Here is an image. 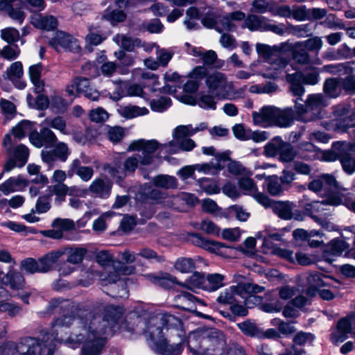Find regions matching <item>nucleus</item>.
<instances>
[{
    "label": "nucleus",
    "mask_w": 355,
    "mask_h": 355,
    "mask_svg": "<svg viewBox=\"0 0 355 355\" xmlns=\"http://www.w3.org/2000/svg\"><path fill=\"white\" fill-rule=\"evenodd\" d=\"M89 321L88 344L83 345L80 355H99L105 339L114 334L125 312L123 306L96 302L85 305Z\"/></svg>",
    "instance_id": "nucleus-1"
},
{
    "label": "nucleus",
    "mask_w": 355,
    "mask_h": 355,
    "mask_svg": "<svg viewBox=\"0 0 355 355\" xmlns=\"http://www.w3.org/2000/svg\"><path fill=\"white\" fill-rule=\"evenodd\" d=\"M144 326L143 334L145 335L149 347L157 353L163 355H179L182 350V344L168 345L164 338L162 326L166 329H173L181 325V320L171 314H163L161 318L153 317L148 321L139 319L137 326Z\"/></svg>",
    "instance_id": "nucleus-2"
},
{
    "label": "nucleus",
    "mask_w": 355,
    "mask_h": 355,
    "mask_svg": "<svg viewBox=\"0 0 355 355\" xmlns=\"http://www.w3.org/2000/svg\"><path fill=\"white\" fill-rule=\"evenodd\" d=\"M85 306L78 305L74 307V306H71V313H76L78 315V318H75L73 315H64L60 318H56L51 327V337L50 341H52L54 343L55 340H62L58 338V334L60 331H62L63 328H68L73 323V322H76L78 328H80V332H73L69 337V340L73 343H84V345L88 344V335L90 334V332L88 330V318L87 313L85 311Z\"/></svg>",
    "instance_id": "nucleus-3"
},
{
    "label": "nucleus",
    "mask_w": 355,
    "mask_h": 355,
    "mask_svg": "<svg viewBox=\"0 0 355 355\" xmlns=\"http://www.w3.org/2000/svg\"><path fill=\"white\" fill-rule=\"evenodd\" d=\"M159 148V143L155 139L135 140L130 143L128 151H137V153L128 157L122 163L127 175H132L136 170L152 164L156 157L155 153Z\"/></svg>",
    "instance_id": "nucleus-4"
},
{
    "label": "nucleus",
    "mask_w": 355,
    "mask_h": 355,
    "mask_svg": "<svg viewBox=\"0 0 355 355\" xmlns=\"http://www.w3.org/2000/svg\"><path fill=\"white\" fill-rule=\"evenodd\" d=\"M223 336L216 330L193 331L188 337V348L196 355H214L215 348L223 345Z\"/></svg>",
    "instance_id": "nucleus-5"
},
{
    "label": "nucleus",
    "mask_w": 355,
    "mask_h": 355,
    "mask_svg": "<svg viewBox=\"0 0 355 355\" xmlns=\"http://www.w3.org/2000/svg\"><path fill=\"white\" fill-rule=\"evenodd\" d=\"M327 104V98L322 94H310L303 103L295 100L296 119L303 122L313 121L320 116Z\"/></svg>",
    "instance_id": "nucleus-6"
},
{
    "label": "nucleus",
    "mask_w": 355,
    "mask_h": 355,
    "mask_svg": "<svg viewBox=\"0 0 355 355\" xmlns=\"http://www.w3.org/2000/svg\"><path fill=\"white\" fill-rule=\"evenodd\" d=\"M49 340H50L49 335L46 340L42 342L34 337L21 338L15 343L12 349V355H53L55 343Z\"/></svg>",
    "instance_id": "nucleus-7"
},
{
    "label": "nucleus",
    "mask_w": 355,
    "mask_h": 355,
    "mask_svg": "<svg viewBox=\"0 0 355 355\" xmlns=\"http://www.w3.org/2000/svg\"><path fill=\"white\" fill-rule=\"evenodd\" d=\"M205 85L209 93L215 96L218 100L231 98L232 83L229 82L227 76L220 71L206 73Z\"/></svg>",
    "instance_id": "nucleus-8"
},
{
    "label": "nucleus",
    "mask_w": 355,
    "mask_h": 355,
    "mask_svg": "<svg viewBox=\"0 0 355 355\" xmlns=\"http://www.w3.org/2000/svg\"><path fill=\"white\" fill-rule=\"evenodd\" d=\"M101 286L103 291L112 297L128 298L129 291L126 283L121 279L119 271H109L101 275Z\"/></svg>",
    "instance_id": "nucleus-9"
},
{
    "label": "nucleus",
    "mask_w": 355,
    "mask_h": 355,
    "mask_svg": "<svg viewBox=\"0 0 355 355\" xmlns=\"http://www.w3.org/2000/svg\"><path fill=\"white\" fill-rule=\"evenodd\" d=\"M264 155L267 157L279 155V161L288 163L295 159L296 152L290 143L283 141L280 137H276L264 146Z\"/></svg>",
    "instance_id": "nucleus-10"
},
{
    "label": "nucleus",
    "mask_w": 355,
    "mask_h": 355,
    "mask_svg": "<svg viewBox=\"0 0 355 355\" xmlns=\"http://www.w3.org/2000/svg\"><path fill=\"white\" fill-rule=\"evenodd\" d=\"M261 291L259 285L253 283H239L235 286H231L220 293L216 301L222 305L230 306L237 299V297L245 296L250 291L257 292Z\"/></svg>",
    "instance_id": "nucleus-11"
},
{
    "label": "nucleus",
    "mask_w": 355,
    "mask_h": 355,
    "mask_svg": "<svg viewBox=\"0 0 355 355\" xmlns=\"http://www.w3.org/2000/svg\"><path fill=\"white\" fill-rule=\"evenodd\" d=\"M351 335L355 338V313L340 319L335 331L331 334L334 343H342Z\"/></svg>",
    "instance_id": "nucleus-12"
},
{
    "label": "nucleus",
    "mask_w": 355,
    "mask_h": 355,
    "mask_svg": "<svg viewBox=\"0 0 355 355\" xmlns=\"http://www.w3.org/2000/svg\"><path fill=\"white\" fill-rule=\"evenodd\" d=\"M331 194L329 195L326 199L322 201H313L311 203H308L304 207V212L312 218L316 223L320 224L323 228L331 230L332 229V225L327 221L326 220L322 219L318 217L316 214H321L324 211L327 210L326 207L327 205H331L328 201Z\"/></svg>",
    "instance_id": "nucleus-13"
},
{
    "label": "nucleus",
    "mask_w": 355,
    "mask_h": 355,
    "mask_svg": "<svg viewBox=\"0 0 355 355\" xmlns=\"http://www.w3.org/2000/svg\"><path fill=\"white\" fill-rule=\"evenodd\" d=\"M31 143L37 148H50L53 146L58 139L55 133L46 125L40 129L39 132H33L29 135Z\"/></svg>",
    "instance_id": "nucleus-14"
},
{
    "label": "nucleus",
    "mask_w": 355,
    "mask_h": 355,
    "mask_svg": "<svg viewBox=\"0 0 355 355\" xmlns=\"http://www.w3.org/2000/svg\"><path fill=\"white\" fill-rule=\"evenodd\" d=\"M290 42H281L278 44L270 46L266 44L257 43L255 46L256 51L260 57L265 60H270L273 56L287 52L289 49Z\"/></svg>",
    "instance_id": "nucleus-15"
},
{
    "label": "nucleus",
    "mask_w": 355,
    "mask_h": 355,
    "mask_svg": "<svg viewBox=\"0 0 355 355\" xmlns=\"http://www.w3.org/2000/svg\"><path fill=\"white\" fill-rule=\"evenodd\" d=\"M277 107L264 106L259 112L252 113V120L255 125L267 128L274 125Z\"/></svg>",
    "instance_id": "nucleus-16"
},
{
    "label": "nucleus",
    "mask_w": 355,
    "mask_h": 355,
    "mask_svg": "<svg viewBox=\"0 0 355 355\" xmlns=\"http://www.w3.org/2000/svg\"><path fill=\"white\" fill-rule=\"evenodd\" d=\"M338 182L332 175L324 174L309 182L308 189L315 193L326 192L336 189Z\"/></svg>",
    "instance_id": "nucleus-17"
},
{
    "label": "nucleus",
    "mask_w": 355,
    "mask_h": 355,
    "mask_svg": "<svg viewBox=\"0 0 355 355\" xmlns=\"http://www.w3.org/2000/svg\"><path fill=\"white\" fill-rule=\"evenodd\" d=\"M206 73L207 69L204 67H196L188 75L189 80L183 85L184 92L190 94L196 92Z\"/></svg>",
    "instance_id": "nucleus-18"
},
{
    "label": "nucleus",
    "mask_w": 355,
    "mask_h": 355,
    "mask_svg": "<svg viewBox=\"0 0 355 355\" xmlns=\"http://www.w3.org/2000/svg\"><path fill=\"white\" fill-rule=\"evenodd\" d=\"M81 164L82 162L79 158L74 159L69 166L68 176L72 178L76 175L83 182H89L94 175V168L91 166H82Z\"/></svg>",
    "instance_id": "nucleus-19"
},
{
    "label": "nucleus",
    "mask_w": 355,
    "mask_h": 355,
    "mask_svg": "<svg viewBox=\"0 0 355 355\" xmlns=\"http://www.w3.org/2000/svg\"><path fill=\"white\" fill-rule=\"evenodd\" d=\"M175 306L182 310L194 312L196 304H203V302L188 292H182L174 297Z\"/></svg>",
    "instance_id": "nucleus-20"
},
{
    "label": "nucleus",
    "mask_w": 355,
    "mask_h": 355,
    "mask_svg": "<svg viewBox=\"0 0 355 355\" xmlns=\"http://www.w3.org/2000/svg\"><path fill=\"white\" fill-rule=\"evenodd\" d=\"M196 146L195 141L190 138L182 139L179 141H171L166 144H159L158 150H165L171 154L176 153L180 150L191 151Z\"/></svg>",
    "instance_id": "nucleus-21"
},
{
    "label": "nucleus",
    "mask_w": 355,
    "mask_h": 355,
    "mask_svg": "<svg viewBox=\"0 0 355 355\" xmlns=\"http://www.w3.org/2000/svg\"><path fill=\"white\" fill-rule=\"evenodd\" d=\"M2 284L9 286L12 291H19L24 288L26 281L21 272L10 267L7 273L3 276Z\"/></svg>",
    "instance_id": "nucleus-22"
},
{
    "label": "nucleus",
    "mask_w": 355,
    "mask_h": 355,
    "mask_svg": "<svg viewBox=\"0 0 355 355\" xmlns=\"http://www.w3.org/2000/svg\"><path fill=\"white\" fill-rule=\"evenodd\" d=\"M216 98L215 96L211 93L200 92L198 94L196 100L191 96H185L184 102L190 105L198 104L200 107L205 110H215L217 103Z\"/></svg>",
    "instance_id": "nucleus-23"
},
{
    "label": "nucleus",
    "mask_w": 355,
    "mask_h": 355,
    "mask_svg": "<svg viewBox=\"0 0 355 355\" xmlns=\"http://www.w3.org/2000/svg\"><path fill=\"white\" fill-rule=\"evenodd\" d=\"M287 67V62L285 58H281L272 63L266 70L261 73L264 78L278 80L283 79Z\"/></svg>",
    "instance_id": "nucleus-24"
},
{
    "label": "nucleus",
    "mask_w": 355,
    "mask_h": 355,
    "mask_svg": "<svg viewBox=\"0 0 355 355\" xmlns=\"http://www.w3.org/2000/svg\"><path fill=\"white\" fill-rule=\"evenodd\" d=\"M102 169L115 181L116 183L121 184L128 176L123 169V164L120 160L116 159L111 163L104 164Z\"/></svg>",
    "instance_id": "nucleus-25"
},
{
    "label": "nucleus",
    "mask_w": 355,
    "mask_h": 355,
    "mask_svg": "<svg viewBox=\"0 0 355 355\" xmlns=\"http://www.w3.org/2000/svg\"><path fill=\"white\" fill-rule=\"evenodd\" d=\"M328 201L331 204V206L344 205L347 208L355 213V200L352 198V195L347 192V190L345 189L331 193Z\"/></svg>",
    "instance_id": "nucleus-26"
},
{
    "label": "nucleus",
    "mask_w": 355,
    "mask_h": 355,
    "mask_svg": "<svg viewBox=\"0 0 355 355\" xmlns=\"http://www.w3.org/2000/svg\"><path fill=\"white\" fill-rule=\"evenodd\" d=\"M188 240L193 245L211 252H216L217 250L224 247L222 243L207 239L197 233L189 234Z\"/></svg>",
    "instance_id": "nucleus-27"
},
{
    "label": "nucleus",
    "mask_w": 355,
    "mask_h": 355,
    "mask_svg": "<svg viewBox=\"0 0 355 355\" xmlns=\"http://www.w3.org/2000/svg\"><path fill=\"white\" fill-rule=\"evenodd\" d=\"M112 187V184L110 181L96 178L90 184L88 191L96 197L107 198L111 193Z\"/></svg>",
    "instance_id": "nucleus-28"
},
{
    "label": "nucleus",
    "mask_w": 355,
    "mask_h": 355,
    "mask_svg": "<svg viewBox=\"0 0 355 355\" xmlns=\"http://www.w3.org/2000/svg\"><path fill=\"white\" fill-rule=\"evenodd\" d=\"M28 185V181L21 175L8 178L2 184H0V191L4 195L23 190Z\"/></svg>",
    "instance_id": "nucleus-29"
},
{
    "label": "nucleus",
    "mask_w": 355,
    "mask_h": 355,
    "mask_svg": "<svg viewBox=\"0 0 355 355\" xmlns=\"http://www.w3.org/2000/svg\"><path fill=\"white\" fill-rule=\"evenodd\" d=\"M32 24L40 29L52 31L57 28L58 20L52 15L36 13L31 17Z\"/></svg>",
    "instance_id": "nucleus-30"
},
{
    "label": "nucleus",
    "mask_w": 355,
    "mask_h": 355,
    "mask_svg": "<svg viewBox=\"0 0 355 355\" xmlns=\"http://www.w3.org/2000/svg\"><path fill=\"white\" fill-rule=\"evenodd\" d=\"M290 51L295 62L301 65H306L311 63V57L308 51L303 47L298 42L295 44L290 43L289 49L287 52Z\"/></svg>",
    "instance_id": "nucleus-31"
},
{
    "label": "nucleus",
    "mask_w": 355,
    "mask_h": 355,
    "mask_svg": "<svg viewBox=\"0 0 355 355\" xmlns=\"http://www.w3.org/2000/svg\"><path fill=\"white\" fill-rule=\"evenodd\" d=\"M61 248L52 250L40 257L39 262L42 273H46L51 271L53 265L62 257Z\"/></svg>",
    "instance_id": "nucleus-32"
},
{
    "label": "nucleus",
    "mask_w": 355,
    "mask_h": 355,
    "mask_svg": "<svg viewBox=\"0 0 355 355\" xmlns=\"http://www.w3.org/2000/svg\"><path fill=\"white\" fill-rule=\"evenodd\" d=\"M61 248L52 250L40 257L39 262L42 273H46L51 271L53 265L62 257Z\"/></svg>",
    "instance_id": "nucleus-33"
},
{
    "label": "nucleus",
    "mask_w": 355,
    "mask_h": 355,
    "mask_svg": "<svg viewBox=\"0 0 355 355\" xmlns=\"http://www.w3.org/2000/svg\"><path fill=\"white\" fill-rule=\"evenodd\" d=\"M61 248L52 250L40 257L39 262L42 273H46L51 271L53 265L62 257Z\"/></svg>",
    "instance_id": "nucleus-34"
},
{
    "label": "nucleus",
    "mask_w": 355,
    "mask_h": 355,
    "mask_svg": "<svg viewBox=\"0 0 355 355\" xmlns=\"http://www.w3.org/2000/svg\"><path fill=\"white\" fill-rule=\"evenodd\" d=\"M145 277L150 282L165 289L171 288L175 284H178L177 278L168 273H164L160 276L150 273L146 275Z\"/></svg>",
    "instance_id": "nucleus-35"
},
{
    "label": "nucleus",
    "mask_w": 355,
    "mask_h": 355,
    "mask_svg": "<svg viewBox=\"0 0 355 355\" xmlns=\"http://www.w3.org/2000/svg\"><path fill=\"white\" fill-rule=\"evenodd\" d=\"M89 87V79L76 77L67 86L66 92L69 96H76L77 94H83Z\"/></svg>",
    "instance_id": "nucleus-36"
},
{
    "label": "nucleus",
    "mask_w": 355,
    "mask_h": 355,
    "mask_svg": "<svg viewBox=\"0 0 355 355\" xmlns=\"http://www.w3.org/2000/svg\"><path fill=\"white\" fill-rule=\"evenodd\" d=\"M295 205L289 201L275 202L272 205V210L280 218L290 220L293 217V210Z\"/></svg>",
    "instance_id": "nucleus-37"
},
{
    "label": "nucleus",
    "mask_w": 355,
    "mask_h": 355,
    "mask_svg": "<svg viewBox=\"0 0 355 355\" xmlns=\"http://www.w3.org/2000/svg\"><path fill=\"white\" fill-rule=\"evenodd\" d=\"M294 111L291 107L281 110L277 107L274 125L281 128L289 127L293 122Z\"/></svg>",
    "instance_id": "nucleus-38"
},
{
    "label": "nucleus",
    "mask_w": 355,
    "mask_h": 355,
    "mask_svg": "<svg viewBox=\"0 0 355 355\" xmlns=\"http://www.w3.org/2000/svg\"><path fill=\"white\" fill-rule=\"evenodd\" d=\"M324 94L329 98H337L343 92L341 78H329L326 79L323 85Z\"/></svg>",
    "instance_id": "nucleus-39"
},
{
    "label": "nucleus",
    "mask_w": 355,
    "mask_h": 355,
    "mask_svg": "<svg viewBox=\"0 0 355 355\" xmlns=\"http://www.w3.org/2000/svg\"><path fill=\"white\" fill-rule=\"evenodd\" d=\"M62 256L67 255V261L72 264L80 263L87 252L83 248H61Z\"/></svg>",
    "instance_id": "nucleus-40"
},
{
    "label": "nucleus",
    "mask_w": 355,
    "mask_h": 355,
    "mask_svg": "<svg viewBox=\"0 0 355 355\" xmlns=\"http://www.w3.org/2000/svg\"><path fill=\"white\" fill-rule=\"evenodd\" d=\"M43 69L42 63L31 65L29 67V76L35 86V92L40 94L44 90V83L41 80V73Z\"/></svg>",
    "instance_id": "nucleus-41"
},
{
    "label": "nucleus",
    "mask_w": 355,
    "mask_h": 355,
    "mask_svg": "<svg viewBox=\"0 0 355 355\" xmlns=\"http://www.w3.org/2000/svg\"><path fill=\"white\" fill-rule=\"evenodd\" d=\"M49 193L48 195H51V197L54 195V202L57 205H60L64 201H65L66 196L69 191V187L65 184H55L49 187Z\"/></svg>",
    "instance_id": "nucleus-42"
},
{
    "label": "nucleus",
    "mask_w": 355,
    "mask_h": 355,
    "mask_svg": "<svg viewBox=\"0 0 355 355\" xmlns=\"http://www.w3.org/2000/svg\"><path fill=\"white\" fill-rule=\"evenodd\" d=\"M148 110L145 107H139L132 105L121 107L119 110L121 116L126 119H133L137 116H144L148 114Z\"/></svg>",
    "instance_id": "nucleus-43"
},
{
    "label": "nucleus",
    "mask_w": 355,
    "mask_h": 355,
    "mask_svg": "<svg viewBox=\"0 0 355 355\" xmlns=\"http://www.w3.org/2000/svg\"><path fill=\"white\" fill-rule=\"evenodd\" d=\"M340 162L346 173L352 175L355 172V153L344 149L340 156Z\"/></svg>",
    "instance_id": "nucleus-44"
},
{
    "label": "nucleus",
    "mask_w": 355,
    "mask_h": 355,
    "mask_svg": "<svg viewBox=\"0 0 355 355\" xmlns=\"http://www.w3.org/2000/svg\"><path fill=\"white\" fill-rule=\"evenodd\" d=\"M266 19L265 17L250 15L245 19L244 26L251 31H263Z\"/></svg>",
    "instance_id": "nucleus-45"
},
{
    "label": "nucleus",
    "mask_w": 355,
    "mask_h": 355,
    "mask_svg": "<svg viewBox=\"0 0 355 355\" xmlns=\"http://www.w3.org/2000/svg\"><path fill=\"white\" fill-rule=\"evenodd\" d=\"M20 270L27 275L42 273L39 259L32 257L26 258L20 261Z\"/></svg>",
    "instance_id": "nucleus-46"
},
{
    "label": "nucleus",
    "mask_w": 355,
    "mask_h": 355,
    "mask_svg": "<svg viewBox=\"0 0 355 355\" xmlns=\"http://www.w3.org/2000/svg\"><path fill=\"white\" fill-rule=\"evenodd\" d=\"M42 125L51 127L56 130H58L63 135H69V132L67 128V122L65 119L60 116H55L53 118H46L42 122Z\"/></svg>",
    "instance_id": "nucleus-47"
},
{
    "label": "nucleus",
    "mask_w": 355,
    "mask_h": 355,
    "mask_svg": "<svg viewBox=\"0 0 355 355\" xmlns=\"http://www.w3.org/2000/svg\"><path fill=\"white\" fill-rule=\"evenodd\" d=\"M237 326L240 331L247 336L259 338L261 335V329L250 320L238 323Z\"/></svg>",
    "instance_id": "nucleus-48"
},
{
    "label": "nucleus",
    "mask_w": 355,
    "mask_h": 355,
    "mask_svg": "<svg viewBox=\"0 0 355 355\" xmlns=\"http://www.w3.org/2000/svg\"><path fill=\"white\" fill-rule=\"evenodd\" d=\"M148 198L154 200L156 203L163 204L166 207H172L171 203L178 200L177 197L168 196L166 193L158 189H152L148 193Z\"/></svg>",
    "instance_id": "nucleus-49"
},
{
    "label": "nucleus",
    "mask_w": 355,
    "mask_h": 355,
    "mask_svg": "<svg viewBox=\"0 0 355 355\" xmlns=\"http://www.w3.org/2000/svg\"><path fill=\"white\" fill-rule=\"evenodd\" d=\"M73 37L64 32H59L51 42L54 48L58 50L59 47L70 49L72 47Z\"/></svg>",
    "instance_id": "nucleus-50"
},
{
    "label": "nucleus",
    "mask_w": 355,
    "mask_h": 355,
    "mask_svg": "<svg viewBox=\"0 0 355 355\" xmlns=\"http://www.w3.org/2000/svg\"><path fill=\"white\" fill-rule=\"evenodd\" d=\"M153 184L157 187L165 189H174L177 187V180L173 176L168 175H159L153 179Z\"/></svg>",
    "instance_id": "nucleus-51"
},
{
    "label": "nucleus",
    "mask_w": 355,
    "mask_h": 355,
    "mask_svg": "<svg viewBox=\"0 0 355 355\" xmlns=\"http://www.w3.org/2000/svg\"><path fill=\"white\" fill-rule=\"evenodd\" d=\"M279 86L272 82H268L262 84L253 85L250 87L249 92L252 94H271L275 93Z\"/></svg>",
    "instance_id": "nucleus-52"
},
{
    "label": "nucleus",
    "mask_w": 355,
    "mask_h": 355,
    "mask_svg": "<svg viewBox=\"0 0 355 355\" xmlns=\"http://www.w3.org/2000/svg\"><path fill=\"white\" fill-rule=\"evenodd\" d=\"M225 277L218 273L208 275L206 277V290L208 291H215L223 287Z\"/></svg>",
    "instance_id": "nucleus-53"
},
{
    "label": "nucleus",
    "mask_w": 355,
    "mask_h": 355,
    "mask_svg": "<svg viewBox=\"0 0 355 355\" xmlns=\"http://www.w3.org/2000/svg\"><path fill=\"white\" fill-rule=\"evenodd\" d=\"M23 66L21 62L17 61L10 64L3 74V78L15 81L23 76Z\"/></svg>",
    "instance_id": "nucleus-54"
},
{
    "label": "nucleus",
    "mask_w": 355,
    "mask_h": 355,
    "mask_svg": "<svg viewBox=\"0 0 355 355\" xmlns=\"http://www.w3.org/2000/svg\"><path fill=\"white\" fill-rule=\"evenodd\" d=\"M192 225L196 229L200 230L208 234L218 236L220 234V228L209 219L202 220L200 223H194Z\"/></svg>",
    "instance_id": "nucleus-55"
},
{
    "label": "nucleus",
    "mask_w": 355,
    "mask_h": 355,
    "mask_svg": "<svg viewBox=\"0 0 355 355\" xmlns=\"http://www.w3.org/2000/svg\"><path fill=\"white\" fill-rule=\"evenodd\" d=\"M194 168L196 171L205 174L215 175L222 169V166L220 161L218 160L216 162L211 161L208 163L195 164Z\"/></svg>",
    "instance_id": "nucleus-56"
},
{
    "label": "nucleus",
    "mask_w": 355,
    "mask_h": 355,
    "mask_svg": "<svg viewBox=\"0 0 355 355\" xmlns=\"http://www.w3.org/2000/svg\"><path fill=\"white\" fill-rule=\"evenodd\" d=\"M259 287L261 288V291L257 292L250 291L249 293H247L245 296H241V297L244 300V303L247 308L252 309L257 305L261 306L263 302V297L257 295V294L263 293L265 291V287L261 286H259Z\"/></svg>",
    "instance_id": "nucleus-57"
},
{
    "label": "nucleus",
    "mask_w": 355,
    "mask_h": 355,
    "mask_svg": "<svg viewBox=\"0 0 355 355\" xmlns=\"http://www.w3.org/2000/svg\"><path fill=\"white\" fill-rule=\"evenodd\" d=\"M174 267L182 273H189L195 269L196 263L191 258L180 257L175 261Z\"/></svg>",
    "instance_id": "nucleus-58"
},
{
    "label": "nucleus",
    "mask_w": 355,
    "mask_h": 355,
    "mask_svg": "<svg viewBox=\"0 0 355 355\" xmlns=\"http://www.w3.org/2000/svg\"><path fill=\"white\" fill-rule=\"evenodd\" d=\"M113 41L121 46L124 50L128 51H132L135 47L136 43L138 40H134L131 37L125 35L123 34H116L113 37Z\"/></svg>",
    "instance_id": "nucleus-59"
},
{
    "label": "nucleus",
    "mask_w": 355,
    "mask_h": 355,
    "mask_svg": "<svg viewBox=\"0 0 355 355\" xmlns=\"http://www.w3.org/2000/svg\"><path fill=\"white\" fill-rule=\"evenodd\" d=\"M206 277L204 274L196 272L187 279V284L190 289L200 288L206 290Z\"/></svg>",
    "instance_id": "nucleus-60"
},
{
    "label": "nucleus",
    "mask_w": 355,
    "mask_h": 355,
    "mask_svg": "<svg viewBox=\"0 0 355 355\" xmlns=\"http://www.w3.org/2000/svg\"><path fill=\"white\" fill-rule=\"evenodd\" d=\"M103 17L112 24H115L123 21L125 19L126 15L121 9L110 10L107 8L104 11Z\"/></svg>",
    "instance_id": "nucleus-61"
},
{
    "label": "nucleus",
    "mask_w": 355,
    "mask_h": 355,
    "mask_svg": "<svg viewBox=\"0 0 355 355\" xmlns=\"http://www.w3.org/2000/svg\"><path fill=\"white\" fill-rule=\"evenodd\" d=\"M308 51H315L317 54L322 49L323 42L320 37L315 36L304 41L298 42Z\"/></svg>",
    "instance_id": "nucleus-62"
},
{
    "label": "nucleus",
    "mask_w": 355,
    "mask_h": 355,
    "mask_svg": "<svg viewBox=\"0 0 355 355\" xmlns=\"http://www.w3.org/2000/svg\"><path fill=\"white\" fill-rule=\"evenodd\" d=\"M13 155L15 160L18 162V166L21 167L27 162L29 150L26 146L20 144L15 148Z\"/></svg>",
    "instance_id": "nucleus-63"
},
{
    "label": "nucleus",
    "mask_w": 355,
    "mask_h": 355,
    "mask_svg": "<svg viewBox=\"0 0 355 355\" xmlns=\"http://www.w3.org/2000/svg\"><path fill=\"white\" fill-rule=\"evenodd\" d=\"M150 105L153 111L163 112L171 105V100L168 97L162 96L157 99H153Z\"/></svg>",
    "instance_id": "nucleus-64"
}]
</instances>
